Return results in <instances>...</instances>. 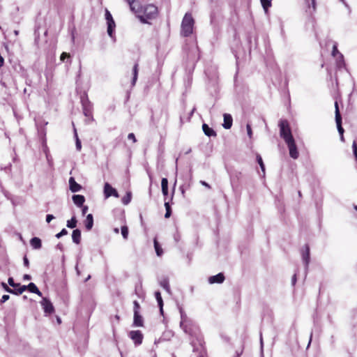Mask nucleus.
I'll use <instances>...</instances> for the list:
<instances>
[{"mask_svg": "<svg viewBox=\"0 0 357 357\" xmlns=\"http://www.w3.org/2000/svg\"><path fill=\"white\" fill-rule=\"evenodd\" d=\"M83 113L84 116L93 120V105L87 100L82 101Z\"/></svg>", "mask_w": 357, "mask_h": 357, "instance_id": "nucleus-7", "label": "nucleus"}, {"mask_svg": "<svg viewBox=\"0 0 357 357\" xmlns=\"http://www.w3.org/2000/svg\"><path fill=\"white\" fill-rule=\"evenodd\" d=\"M10 296L8 295H3L2 297H1V303H4L6 302V301H8L9 299Z\"/></svg>", "mask_w": 357, "mask_h": 357, "instance_id": "nucleus-50", "label": "nucleus"}, {"mask_svg": "<svg viewBox=\"0 0 357 357\" xmlns=\"http://www.w3.org/2000/svg\"><path fill=\"white\" fill-rule=\"evenodd\" d=\"M354 209L357 211V205L354 206Z\"/></svg>", "mask_w": 357, "mask_h": 357, "instance_id": "nucleus-57", "label": "nucleus"}, {"mask_svg": "<svg viewBox=\"0 0 357 357\" xmlns=\"http://www.w3.org/2000/svg\"><path fill=\"white\" fill-rule=\"evenodd\" d=\"M138 63H136L134 66H133V69H132V73H133V77H132V85L134 86L137 82V77H138Z\"/></svg>", "mask_w": 357, "mask_h": 357, "instance_id": "nucleus-24", "label": "nucleus"}, {"mask_svg": "<svg viewBox=\"0 0 357 357\" xmlns=\"http://www.w3.org/2000/svg\"><path fill=\"white\" fill-rule=\"evenodd\" d=\"M233 119L230 114H224V123L222 124L223 127L225 129H229L231 128L232 126Z\"/></svg>", "mask_w": 357, "mask_h": 357, "instance_id": "nucleus-16", "label": "nucleus"}, {"mask_svg": "<svg viewBox=\"0 0 357 357\" xmlns=\"http://www.w3.org/2000/svg\"><path fill=\"white\" fill-rule=\"evenodd\" d=\"M132 198V194L130 192H128L126 195L122 198V202L123 204L127 205L128 204Z\"/></svg>", "mask_w": 357, "mask_h": 357, "instance_id": "nucleus-29", "label": "nucleus"}, {"mask_svg": "<svg viewBox=\"0 0 357 357\" xmlns=\"http://www.w3.org/2000/svg\"><path fill=\"white\" fill-rule=\"evenodd\" d=\"M261 5L266 12L268 11V9L271 6V0H261Z\"/></svg>", "mask_w": 357, "mask_h": 357, "instance_id": "nucleus-30", "label": "nucleus"}, {"mask_svg": "<svg viewBox=\"0 0 357 357\" xmlns=\"http://www.w3.org/2000/svg\"><path fill=\"white\" fill-rule=\"evenodd\" d=\"M40 304L43 307L45 313L47 315L52 314V313L54 312V307L52 302L48 298H43L42 301H40Z\"/></svg>", "mask_w": 357, "mask_h": 357, "instance_id": "nucleus-4", "label": "nucleus"}, {"mask_svg": "<svg viewBox=\"0 0 357 357\" xmlns=\"http://www.w3.org/2000/svg\"><path fill=\"white\" fill-rule=\"evenodd\" d=\"M107 33H108V35L110 36V37H112V33H113V31H114V29L115 28V22L113 21V23L112 22H107Z\"/></svg>", "mask_w": 357, "mask_h": 357, "instance_id": "nucleus-26", "label": "nucleus"}, {"mask_svg": "<svg viewBox=\"0 0 357 357\" xmlns=\"http://www.w3.org/2000/svg\"><path fill=\"white\" fill-rule=\"evenodd\" d=\"M352 149H353L354 157L357 156V144L355 141L353 142Z\"/></svg>", "mask_w": 357, "mask_h": 357, "instance_id": "nucleus-44", "label": "nucleus"}, {"mask_svg": "<svg viewBox=\"0 0 357 357\" xmlns=\"http://www.w3.org/2000/svg\"><path fill=\"white\" fill-rule=\"evenodd\" d=\"M257 161L259 163V165L261 169V171L264 174L265 173V166H264V162H263V160H262L261 155L259 154L257 155Z\"/></svg>", "mask_w": 357, "mask_h": 357, "instance_id": "nucleus-31", "label": "nucleus"}, {"mask_svg": "<svg viewBox=\"0 0 357 357\" xmlns=\"http://www.w3.org/2000/svg\"><path fill=\"white\" fill-rule=\"evenodd\" d=\"M154 248L158 256L160 257L163 254V250L158 242L156 238H154Z\"/></svg>", "mask_w": 357, "mask_h": 357, "instance_id": "nucleus-25", "label": "nucleus"}, {"mask_svg": "<svg viewBox=\"0 0 357 357\" xmlns=\"http://www.w3.org/2000/svg\"><path fill=\"white\" fill-rule=\"evenodd\" d=\"M296 281V274H295V275L293 276V278H292V282H293V284H295Z\"/></svg>", "mask_w": 357, "mask_h": 357, "instance_id": "nucleus-55", "label": "nucleus"}, {"mask_svg": "<svg viewBox=\"0 0 357 357\" xmlns=\"http://www.w3.org/2000/svg\"><path fill=\"white\" fill-rule=\"evenodd\" d=\"M128 335L136 345H139L142 343L144 335L140 331H131Z\"/></svg>", "mask_w": 357, "mask_h": 357, "instance_id": "nucleus-6", "label": "nucleus"}, {"mask_svg": "<svg viewBox=\"0 0 357 357\" xmlns=\"http://www.w3.org/2000/svg\"><path fill=\"white\" fill-rule=\"evenodd\" d=\"M246 128H247L248 135L250 137V138H251L252 137V128H251L250 125V124H247Z\"/></svg>", "mask_w": 357, "mask_h": 357, "instance_id": "nucleus-47", "label": "nucleus"}, {"mask_svg": "<svg viewBox=\"0 0 357 357\" xmlns=\"http://www.w3.org/2000/svg\"><path fill=\"white\" fill-rule=\"evenodd\" d=\"M155 298H156V300L158 301V305L160 307V312L162 314L163 313V308H162V307H163V301H162L160 292V291H156L155 293Z\"/></svg>", "mask_w": 357, "mask_h": 357, "instance_id": "nucleus-23", "label": "nucleus"}, {"mask_svg": "<svg viewBox=\"0 0 357 357\" xmlns=\"http://www.w3.org/2000/svg\"><path fill=\"white\" fill-rule=\"evenodd\" d=\"M335 121L337 123V127L339 132L341 135H343L344 129L342 127V116L340 112L338 102L337 101L335 102ZM342 138H343V136H342Z\"/></svg>", "mask_w": 357, "mask_h": 357, "instance_id": "nucleus-5", "label": "nucleus"}, {"mask_svg": "<svg viewBox=\"0 0 357 357\" xmlns=\"http://www.w3.org/2000/svg\"><path fill=\"white\" fill-rule=\"evenodd\" d=\"M75 137H76V148L78 151H80L82 149V145H81V142L79 139L77 133H75Z\"/></svg>", "mask_w": 357, "mask_h": 357, "instance_id": "nucleus-39", "label": "nucleus"}, {"mask_svg": "<svg viewBox=\"0 0 357 357\" xmlns=\"http://www.w3.org/2000/svg\"><path fill=\"white\" fill-rule=\"evenodd\" d=\"M104 194L105 197H109L111 196H114L115 197H119V195L116 189L112 188L111 185L108 183H106L104 186Z\"/></svg>", "mask_w": 357, "mask_h": 357, "instance_id": "nucleus-10", "label": "nucleus"}, {"mask_svg": "<svg viewBox=\"0 0 357 357\" xmlns=\"http://www.w3.org/2000/svg\"><path fill=\"white\" fill-rule=\"evenodd\" d=\"M243 352V347H241L239 349L236 351V354L234 357H240Z\"/></svg>", "mask_w": 357, "mask_h": 357, "instance_id": "nucleus-46", "label": "nucleus"}, {"mask_svg": "<svg viewBox=\"0 0 357 357\" xmlns=\"http://www.w3.org/2000/svg\"><path fill=\"white\" fill-rule=\"evenodd\" d=\"M341 1L344 2V0H340Z\"/></svg>", "mask_w": 357, "mask_h": 357, "instance_id": "nucleus-59", "label": "nucleus"}, {"mask_svg": "<svg viewBox=\"0 0 357 357\" xmlns=\"http://www.w3.org/2000/svg\"><path fill=\"white\" fill-rule=\"evenodd\" d=\"M8 282L13 288L17 287V286H20V283H15L13 278H9L8 280Z\"/></svg>", "mask_w": 357, "mask_h": 357, "instance_id": "nucleus-34", "label": "nucleus"}, {"mask_svg": "<svg viewBox=\"0 0 357 357\" xmlns=\"http://www.w3.org/2000/svg\"><path fill=\"white\" fill-rule=\"evenodd\" d=\"M25 290H28L31 293L38 295L39 296H42L41 291L33 282L29 283L28 285H22V289H20V291H19V293H23Z\"/></svg>", "mask_w": 357, "mask_h": 357, "instance_id": "nucleus-8", "label": "nucleus"}, {"mask_svg": "<svg viewBox=\"0 0 357 357\" xmlns=\"http://www.w3.org/2000/svg\"><path fill=\"white\" fill-rule=\"evenodd\" d=\"M133 325L137 327L144 326V319L143 317L139 314V312H135Z\"/></svg>", "mask_w": 357, "mask_h": 357, "instance_id": "nucleus-12", "label": "nucleus"}, {"mask_svg": "<svg viewBox=\"0 0 357 357\" xmlns=\"http://www.w3.org/2000/svg\"><path fill=\"white\" fill-rule=\"evenodd\" d=\"M128 139L132 141L133 143H135L137 142L135 135L134 133H129L128 135Z\"/></svg>", "mask_w": 357, "mask_h": 357, "instance_id": "nucleus-43", "label": "nucleus"}, {"mask_svg": "<svg viewBox=\"0 0 357 357\" xmlns=\"http://www.w3.org/2000/svg\"><path fill=\"white\" fill-rule=\"evenodd\" d=\"M355 159H356V162H357V156H355Z\"/></svg>", "mask_w": 357, "mask_h": 357, "instance_id": "nucleus-58", "label": "nucleus"}, {"mask_svg": "<svg viewBox=\"0 0 357 357\" xmlns=\"http://www.w3.org/2000/svg\"><path fill=\"white\" fill-rule=\"evenodd\" d=\"M305 1L308 3L309 7L312 6L313 10L316 9V1H315V0H305Z\"/></svg>", "mask_w": 357, "mask_h": 357, "instance_id": "nucleus-38", "label": "nucleus"}, {"mask_svg": "<svg viewBox=\"0 0 357 357\" xmlns=\"http://www.w3.org/2000/svg\"><path fill=\"white\" fill-rule=\"evenodd\" d=\"M23 279H24V280H30L31 279V275H30L25 274V275H24V276H23Z\"/></svg>", "mask_w": 357, "mask_h": 357, "instance_id": "nucleus-52", "label": "nucleus"}, {"mask_svg": "<svg viewBox=\"0 0 357 357\" xmlns=\"http://www.w3.org/2000/svg\"><path fill=\"white\" fill-rule=\"evenodd\" d=\"M70 55L69 53L67 52H63L60 56L61 61H63L66 59L70 58Z\"/></svg>", "mask_w": 357, "mask_h": 357, "instance_id": "nucleus-40", "label": "nucleus"}, {"mask_svg": "<svg viewBox=\"0 0 357 357\" xmlns=\"http://www.w3.org/2000/svg\"><path fill=\"white\" fill-rule=\"evenodd\" d=\"M202 130L204 134L208 137H216L217 134L215 131L210 128L206 123L202 125Z\"/></svg>", "mask_w": 357, "mask_h": 357, "instance_id": "nucleus-15", "label": "nucleus"}, {"mask_svg": "<svg viewBox=\"0 0 357 357\" xmlns=\"http://www.w3.org/2000/svg\"><path fill=\"white\" fill-rule=\"evenodd\" d=\"M77 220L75 217H73L70 220L67 221V227L71 229L75 228L77 226Z\"/></svg>", "mask_w": 357, "mask_h": 357, "instance_id": "nucleus-27", "label": "nucleus"}, {"mask_svg": "<svg viewBox=\"0 0 357 357\" xmlns=\"http://www.w3.org/2000/svg\"><path fill=\"white\" fill-rule=\"evenodd\" d=\"M1 286L3 287V288L8 293H12L13 292V289H10V287H8V285L5 283V282H2L1 283Z\"/></svg>", "mask_w": 357, "mask_h": 357, "instance_id": "nucleus-42", "label": "nucleus"}, {"mask_svg": "<svg viewBox=\"0 0 357 357\" xmlns=\"http://www.w3.org/2000/svg\"><path fill=\"white\" fill-rule=\"evenodd\" d=\"M162 192L165 197L168 195V180L162 178L161 181Z\"/></svg>", "mask_w": 357, "mask_h": 357, "instance_id": "nucleus-21", "label": "nucleus"}, {"mask_svg": "<svg viewBox=\"0 0 357 357\" xmlns=\"http://www.w3.org/2000/svg\"><path fill=\"white\" fill-rule=\"evenodd\" d=\"M200 183H201L202 185H204V186L206 187V188H208V189H211V185H210L208 183H207L206 181H200Z\"/></svg>", "mask_w": 357, "mask_h": 357, "instance_id": "nucleus-51", "label": "nucleus"}, {"mask_svg": "<svg viewBox=\"0 0 357 357\" xmlns=\"http://www.w3.org/2000/svg\"><path fill=\"white\" fill-rule=\"evenodd\" d=\"M22 285H21L20 284V286H17V287L12 289H13V292L11 294H15V295L22 294V293H19V291H20V289H22Z\"/></svg>", "mask_w": 357, "mask_h": 357, "instance_id": "nucleus-35", "label": "nucleus"}, {"mask_svg": "<svg viewBox=\"0 0 357 357\" xmlns=\"http://www.w3.org/2000/svg\"><path fill=\"white\" fill-rule=\"evenodd\" d=\"M88 210V207L86 206H84L82 208V213L85 214Z\"/></svg>", "mask_w": 357, "mask_h": 357, "instance_id": "nucleus-54", "label": "nucleus"}, {"mask_svg": "<svg viewBox=\"0 0 357 357\" xmlns=\"http://www.w3.org/2000/svg\"><path fill=\"white\" fill-rule=\"evenodd\" d=\"M121 234L124 239H127L128 237V228L127 226L124 225L121 227Z\"/></svg>", "mask_w": 357, "mask_h": 357, "instance_id": "nucleus-32", "label": "nucleus"}, {"mask_svg": "<svg viewBox=\"0 0 357 357\" xmlns=\"http://www.w3.org/2000/svg\"><path fill=\"white\" fill-rule=\"evenodd\" d=\"M165 209H166V213L165 214V218H169L171 215H172V208H171V206L169 205V203L167 202H165Z\"/></svg>", "mask_w": 357, "mask_h": 357, "instance_id": "nucleus-28", "label": "nucleus"}, {"mask_svg": "<svg viewBox=\"0 0 357 357\" xmlns=\"http://www.w3.org/2000/svg\"><path fill=\"white\" fill-rule=\"evenodd\" d=\"M54 218L53 215L48 214L46 216V221L49 223Z\"/></svg>", "mask_w": 357, "mask_h": 357, "instance_id": "nucleus-49", "label": "nucleus"}, {"mask_svg": "<svg viewBox=\"0 0 357 357\" xmlns=\"http://www.w3.org/2000/svg\"><path fill=\"white\" fill-rule=\"evenodd\" d=\"M72 238L75 243L79 244L81 241V231L79 229H75L72 234Z\"/></svg>", "mask_w": 357, "mask_h": 357, "instance_id": "nucleus-20", "label": "nucleus"}, {"mask_svg": "<svg viewBox=\"0 0 357 357\" xmlns=\"http://www.w3.org/2000/svg\"><path fill=\"white\" fill-rule=\"evenodd\" d=\"M73 201L75 205L80 207L85 202V197L81 195H75L73 196Z\"/></svg>", "mask_w": 357, "mask_h": 357, "instance_id": "nucleus-18", "label": "nucleus"}, {"mask_svg": "<svg viewBox=\"0 0 357 357\" xmlns=\"http://www.w3.org/2000/svg\"><path fill=\"white\" fill-rule=\"evenodd\" d=\"M134 7L132 6H129L130 10L134 12L137 16L142 13V6L140 5L138 1H133Z\"/></svg>", "mask_w": 357, "mask_h": 357, "instance_id": "nucleus-17", "label": "nucleus"}, {"mask_svg": "<svg viewBox=\"0 0 357 357\" xmlns=\"http://www.w3.org/2000/svg\"><path fill=\"white\" fill-rule=\"evenodd\" d=\"M337 54H340V52L337 50V44H334L333 47L332 55L333 56H335L337 55Z\"/></svg>", "mask_w": 357, "mask_h": 357, "instance_id": "nucleus-41", "label": "nucleus"}, {"mask_svg": "<svg viewBox=\"0 0 357 357\" xmlns=\"http://www.w3.org/2000/svg\"><path fill=\"white\" fill-rule=\"evenodd\" d=\"M133 305H134V309H133L134 312H139L140 305L138 303V301H134Z\"/></svg>", "mask_w": 357, "mask_h": 357, "instance_id": "nucleus-36", "label": "nucleus"}, {"mask_svg": "<svg viewBox=\"0 0 357 357\" xmlns=\"http://www.w3.org/2000/svg\"><path fill=\"white\" fill-rule=\"evenodd\" d=\"M69 185H70V190L73 192H78L82 188V186L75 181V180L73 177H70L69 178Z\"/></svg>", "mask_w": 357, "mask_h": 357, "instance_id": "nucleus-13", "label": "nucleus"}, {"mask_svg": "<svg viewBox=\"0 0 357 357\" xmlns=\"http://www.w3.org/2000/svg\"><path fill=\"white\" fill-rule=\"evenodd\" d=\"M30 244L33 249H40L42 247L41 240L38 237H33L30 240Z\"/></svg>", "mask_w": 357, "mask_h": 357, "instance_id": "nucleus-19", "label": "nucleus"}, {"mask_svg": "<svg viewBox=\"0 0 357 357\" xmlns=\"http://www.w3.org/2000/svg\"><path fill=\"white\" fill-rule=\"evenodd\" d=\"M158 14V7L153 4H148L142 7V13L138 15L143 23H149V20L156 18Z\"/></svg>", "mask_w": 357, "mask_h": 357, "instance_id": "nucleus-1", "label": "nucleus"}, {"mask_svg": "<svg viewBox=\"0 0 357 357\" xmlns=\"http://www.w3.org/2000/svg\"><path fill=\"white\" fill-rule=\"evenodd\" d=\"M195 20L191 13L185 14L181 22V35L188 37L192 33Z\"/></svg>", "mask_w": 357, "mask_h": 357, "instance_id": "nucleus-2", "label": "nucleus"}, {"mask_svg": "<svg viewBox=\"0 0 357 357\" xmlns=\"http://www.w3.org/2000/svg\"><path fill=\"white\" fill-rule=\"evenodd\" d=\"M288 146L289 150V155L294 159H297L298 158L299 153L297 150V147L295 143V140L292 139L286 142Z\"/></svg>", "mask_w": 357, "mask_h": 357, "instance_id": "nucleus-9", "label": "nucleus"}, {"mask_svg": "<svg viewBox=\"0 0 357 357\" xmlns=\"http://www.w3.org/2000/svg\"><path fill=\"white\" fill-rule=\"evenodd\" d=\"M280 137L285 142L294 139L287 120H281L279 123Z\"/></svg>", "mask_w": 357, "mask_h": 357, "instance_id": "nucleus-3", "label": "nucleus"}, {"mask_svg": "<svg viewBox=\"0 0 357 357\" xmlns=\"http://www.w3.org/2000/svg\"><path fill=\"white\" fill-rule=\"evenodd\" d=\"M160 284H161V286H162L164 289H167V290H168V289H169V284H168V282H167V280H163V281H162V282H160Z\"/></svg>", "mask_w": 357, "mask_h": 357, "instance_id": "nucleus-45", "label": "nucleus"}, {"mask_svg": "<svg viewBox=\"0 0 357 357\" xmlns=\"http://www.w3.org/2000/svg\"><path fill=\"white\" fill-rule=\"evenodd\" d=\"M23 261H24V265L26 268H29V259H28V258L26 257V256H24V257Z\"/></svg>", "mask_w": 357, "mask_h": 357, "instance_id": "nucleus-48", "label": "nucleus"}, {"mask_svg": "<svg viewBox=\"0 0 357 357\" xmlns=\"http://www.w3.org/2000/svg\"><path fill=\"white\" fill-rule=\"evenodd\" d=\"M67 234H68V231L66 229H63L59 233L56 234V237L59 238L61 236L67 235Z\"/></svg>", "mask_w": 357, "mask_h": 357, "instance_id": "nucleus-37", "label": "nucleus"}, {"mask_svg": "<svg viewBox=\"0 0 357 357\" xmlns=\"http://www.w3.org/2000/svg\"><path fill=\"white\" fill-rule=\"evenodd\" d=\"M302 257L306 266L310 262V247L307 244H305L302 251Z\"/></svg>", "mask_w": 357, "mask_h": 357, "instance_id": "nucleus-14", "label": "nucleus"}, {"mask_svg": "<svg viewBox=\"0 0 357 357\" xmlns=\"http://www.w3.org/2000/svg\"><path fill=\"white\" fill-rule=\"evenodd\" d=\"M128 4L129 6H132L134 7V3H133V1L134 0H125Z\"/></svg>", "mask_w": 357, "mask_h": 357, "instance_id": "nucleus-53", "label": "nucleus"}, {"mask_svg": "<svg viewBox=\"0 0 357 357\" xmlns=\"http://www.w3.org/2000/svg\"><path fill=\"white\" fill-rule=\"evenodd\" d=\"M225 278L223 273H220L215 275L211 276L208 278V282L211 284L218 283L221 284L224 282Z\"/></svg>", "mask_w": 357, "mask_h": 357, "instance_id": "nucleus-11", "label": "nucleus"}, {"mask_svg": "<svg viewBox=\"0 0 357 357\" xmlns=\"http://www.w3.org/2000/svg\"><path fill=\"white\" fill-rule=\"evenodd\" d=\"M114 231H115L116 233H119V229H118V228H116V229H114Z\"/></svg>", "mask_w": 357, "mask_h": 357, "instance_id": "nucleus-56", "label": "nucleus"}, {"mask_svg": "<svg viewBox=\"0 0 357 357\" xmlns=\"http://www.w3.org/2000/svg\"><path fill=\"white\" fill-rule=\"evenodd\" d=\"M93 225V218L92 214H89L85 220V227L87 230H91Z\"/></svg>", "mask_w": 357, "mask_h": 357, "instance_id": "nucleus-22", "label": "nucleus"}, {"mask_svg": "<svg viewBox=\"0 0 357 357\" xmlns=\"http://www.w3.org/2000/svg\"><path fill=\"white\" fill-rule=\"evenodd\" d=\"M105 19H106V20H107V22H112L113 23V21H114V19H113V17H112V14H111V13H110V12H109L108 10H107V9H106V10H105Z\"/></svg>", "mask_w": 357, "mask_h": 357, "instance_id": "nucleus-33", "label": "nucleus"}]
</instances>
